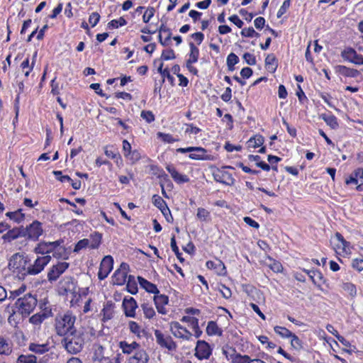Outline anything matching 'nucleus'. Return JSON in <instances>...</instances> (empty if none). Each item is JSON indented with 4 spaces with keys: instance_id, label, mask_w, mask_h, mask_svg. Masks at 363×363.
<instances>
[{
    "instance_id": "obj_1",
    "label": "nucleus",
    "mask_w": 363,
    "mask_h": 363,
    "mask_svg": "<svg viewBox=\"0 0 363 363\" xmlns=\"http://www.w3.org/2000/svg\"><path fill=\"white\" fill-rule=\"evenodd\" d=\"M85 343L84 334L80 330H74L65 335L62 344L67 352L74 354L82 351Z\"/></svg>"
},
{
    "instance_id": "obj_2",
    "label": "nucleus",
    "mask_w": 363,
    "mask_h": 363,
    "mask_svg": "<svg viewBox=\"0 0 363 363\" xmlns=\"http://www.w3.org/2000/svg\"><path fill=\"white\" fill-rule=\"evenodd\" d=\"M76 317L69 311L59 314L55 318V330L58 335L65 336L74 329Z\"/></svg>"
},
{
    "instance_id": "obj_3",
    "label": "nucleus",
    "mask_w": 363,
    "mask_h": 363,
    "mask_svg": "<svg viewBox=\"0 0 363 363\" xmlns=\"http://www.w3.org/2000/svg\"><path fill=\"white\" fill-rule=\"evenodd\" d=\"M37 298L35 295L28 293L17 298L14 303L17 312L23 317L28 316L37 306Z\"/></svg>"
},
{
    "instance_id": "obj_4",
    "label": "nucleus",
    "mask_w": 363,
    "mask_h": 363,
    "mask_svg": "<svg viewBox=\"0 0 363 363\" xmlns=\"http://www.w3.org/2000/svg\"><path fill=\"white\" fill-rule=\"evenodd\" d=\"M51 257L50 255H44L38 257L33 262L30 260L26 262V264L23 265V275H37L40 273L45 267L50 262Z\"/></svg>"
},
{
    "instance_id": "obj_5",
    "label": "nucleus",
    "mask_w": 363,
    "mask_h": 363,
    "mask_svg": "<svg viewBox=\"0 0 363 363\" xmlns=\"http://www.w3.org/2000/svg\"><path fill=\"white\" fill-rule=\"evenodd\" d=\"M177 152L187 153L189 152V158L193 160H214V157L208 155V150L201 147H179L177 149Z\"/></svg>"
},
{
    "instance_id": "obj_6",
    "label": "nucleus",
    "mask_w": 363,
    "mask_h": 363,
    "mask_svg": "<svg viewBox=\"0 0 363 363\" xmlns=\"http://www.w3.org/2000/svg\"><path fill=\"white\" fill-rule=\"evenodd\" d=\"M77 281L72 277H65L58 284V293L61 296L71 294L73 298L77 296Z\"/></svg>"
},
{
    "instance_id": "obj_7",
    "label": "nucleus",
    "mask_w": 363,
    "mask_h": 363,
    "mask_svg": "<svg viewBox=\"0 0 363 363\" xmlns=\"http://www.w3.org/2000/svg\"><path fill=\"white\" fill-rule=\"evenodd\" d=\"M169 330L177 338L184 341H194L193 334L178 322H171L169 324Z\"/></svg>"
},
{
    "instance_id": "obj_8",
    "label": "nucleus",
    "mask_w": 363,
    "mask_h": 363,
    "mask_svg": "<svg viewBox=\"0 0 363 363\" xmlns=\"http://www.w3.org/2000/svg\"><path fill=\"white\" fill-rule=\"evenodd\" d=\"M155 337L156 342L160 347L167 349L169 352H175L177 350V345L170 335H165L161 331L156 330L155 331Z\"/></svg>"
},
{
    "instance_id": "obj_9",
    "label": "nucleus",
    "mask_w": 363,
    "mask_h": 363,
    "mask_svg": "<svg viewBox=\"0 0 363 363\" xmlns=\"http://www.w3.org/2000/svg\"><path fill=\"white\" fill-rule=\"evenodd\" d=\"M66 262H59L53 265L48 272V279L50 282L55 281L69 267Z\"/></svg>"
},
{
    "instance_id": "obj_10",
    "label": "nucleus",
    "mask_w": 363,
    "mask_h": 363,
    "mask_svg": "<svg viewBox=\"0 0 363 363\" xmlns=\"http://www.w3.org/2000/svg\"><path fill=\"white\" fill-rule=\"evenodd\" d=\"M113 259L110 255L105 256L101 262L98 277L100 280L106 278L113 269Z\"/></svg>"
},
{
    "instance_id": "obj_11",
    "label": "nucleus",
    "mask_w": 363,
    "mask_h": 363,
    "mask_svg": "<svg viewBox=\"0 0 363 363\" xmlns=\"http://www.w3.org/2000/svg\"><path fill=\"white\" fill-rule=\"evenodd\" d=\"M342 57L355 65H363V55L358 54L357 51L352 48H345L341 53Z\"/></svg>"
},
{
    "instance_id": "obj_12",
    "label": "nucleus",
    "mask_w": 363,
    "mask_h": 363,
    "mask_svg": "<svg viewBox=\"0 0 363 363\" xmlns=\"http://www.w3.org/2000/svg\"><path fill=\"white\" fill-rule=\"evenodd\" d=\"M211 348L204 340H198L195 348V356L199 359H208L211 354Z\"/></svg>"
},
{
    "instance_id": "obj_13",
    "label": "nucleus",
    "mask_w": 363,
    "mask_h": 363,
    "mask_svg": "<svg viewBox=\"0 0 363 363\" xmlns=\"http://www.w3.org/2000/svg\"><path fill=\"white\" fill-rule=\"evenodd\" d=\"M43 232L42 223L38 220H35L26 227L23 235H27L30 239L37 240L42 235Z\"/></svg>"
},
{
    "instance_id": "obj_14",
    "label": "nucleus",
    "mask_w": 363,
    "mask_h": 363,
    "mask_svg": "<svg viewBox=\"0 0 363 363\" xmlns=\"http://www.w3.org/2000/svg\"><path fill=\"white\" fill-rule=\"evenodd\" d=\"M62 242V240H58L55 242H42L35 247V252L42 255L49 254L55 248L59 247Z\"/></svg>"
},
{
    "instance_id": "obj_15",
    "label": "nucleus",
    "mask_w": 363,
    "mask_h": 363,
    "mask_svg": "<svg viewBox=\"0 0 363 363\" xmlns=\"http://www.w3.org/2000/svg\"><path fill=\"white\" fill-rule=\"evenodd\" d=\"M129 270V265L127 263L122 262L114 274V283L117 285H123L125 283L127 279L128 272Z\"/></svg>"
},
{
    "instance_id": "obj_16",
    "label": "nucleus",
    "mask_w": 363,
    "mask_h": 363,
    "mask_svg": "<svg viewBox=\"0 0 363 363\" xmlns=\"http://www.w3.org/2000/svg\"><path fill=\"white\" fill-rule=\"evenodd\" d=\"M214 179L220 183L231 186L234 184L235 179L232 175L224 169H217L213 173Z\"/></svg>"
},
{
    "instance_id": "obj_17",
    "label": "nucleus",
    "mask_w": 363,
    "mask_h": 363,
    "mask_svg": "<svg viewBox=\"0 0 363 363\" xmlns=\"http://www.w3.org/2000/svg\"><path fill=\"white\" fill-rule=\"evenodd\" d=\"M26 259L24 255L21 253H15L11 256L9 262L10 269H22L23 272V265L26 264Z\"/></svg>"
},
{
    "instance_id": "obj_18",
    "label": "nucleus",
    "mask_w": 363,
    "mask_h": 363,
    "mask_svg": "<svg viewBox=\"0 0 363 363\" xmlns=\"http://www.w3.org/2000/svg\"><path fill=\"white\" fill-rule=\"evenodd\" d=\"M118 347L122 350V352L127 355L135 353L141 347L140 344L135 341L129 343L125 340L120 341L118 342Z\"/></svg>"
},
{
    "instance_id": "obj_19",
    "label": "nucleus",
    "mask_w": 363,
    "mask_h": 363,
    "mask_svg": "<svg viewBox=\"0 0 363 363\" xmlns=\"http://www.w3.org/2000/svg\"><path fill=\"white\" fill-rule=\"evenodd\" d=\"M149 356L143 348L138 350L133 356L130 357L128 363H147Z\"/></svg>"
},
{
    "instance_id": "obj_20",
    "label": "nucleus",
    "mask_w": 363,
    "mask_h": 363,
    "mask_svg": "<svg viewBox=\"0 0 363 363\" xmlns=\"http://www.w3.org/2000/svg\"><path fill=\"white\" fill-rule=\"evenodd\" d=\"M137 306L136 301L132 297L128 299L124 298L123 301V307L124 308L125 314L128 317H135Z\"/></svg>"
},
{
    "instance_id": "obj_21",
    "label": "nucleus",
    "mask_w": 363,
    "mask_h": 363,
    "mask_svg": "<svg viewBox=\"0 0 363 363\" xmlns=\"http://www.w3.org/2000/svg\"><path fill=\"white\" fill-rule=\"evenodd\" d=\"M154 301L158 313L161 314H166L167 313L164 306L168 303V296L163 294H155L154 296Z\"/></svg>"
},
{
    "instance_id": "obj_22",
    "label": "nucleus",
    "mask_w": 363,
    "mask_h": 363,
    "mask_svg": "<svg viewBox=\"0 0 363 363\" xmlns=\"http://www.w3.org/2000/svg\"><path fill=\"white\" fill-rule=\"evenodd\" d=\"M167 170L171 174V177L175 182L178 184L186 183L189 181L188 176L185 174H179L176 169L170 164L166 167Z\"/></svg>"
},
{
    "instance_id": "obj_23",
    "label": "nucleus",
    "mask_w": 363,
    "mask_h": 363,
    "mask_svg": "<svg viewBox=\"0 0 363 363\" xmlns=\"http://www.w3.org/2000/svg\"><path fill=\"white\" fill-rule=\"evenodd\" d=\"M159 41L163 46L169 45V41L172 38V32L169 28H166L164 25H162L160 28Z\"/></svg>"
},
{
    "instance_id": "obj_24",
    "label": "nucleus",
    "mask_w": 363,
    "mask_h": 363,
    "mask_svg": "<svg viewBox=\"0 0 363 363\" xmlns=\"http://www.w3.org/2000/svg\"><path fill=\"white\" fill-rule=\"evenodd\" d=\"M207 268L208 269H214L216 270L217 273L219 275H225L226 273V269L224 263L220 260L216 259V262L213 261H207L206 263Z\"/></svg>"
},
{
    "instance_id": "obj_25",
    "label": "nucleus",
    "mask_w": 363,
    "mask_h": 363,
    "mask_svg": "<svg viewBox=\"0 0 363 363\" xmlns=\"http://www.w3.org/2000/svg\"><path fill=\"white\" fill-rule=\"evenodd\" d=\"M139 284L142 288H143L145 291H147L149 293H152L154 294H158L160 293L158 289L157 288V286L145 279L138 277Z\"/></svg>"
},
{
    "instance_id": "obj_26",
    "label": "nucleus",
    "mask_w": 363,
    "mask_h": 363,
    "mask_svg": "<svg viewBox=\"0 0 363 363\" xmlns=\"http://www.w3.org/2000/svg\"><path fill=\"white\" fill-rule=\"evenodd\" d=\"M265 66L267 69L271 73H274L276 71L278 63L274 54H269L267 56L265 59Z\"/></svg>"
},
{
    "instance_id": "obj_27",
    "label": "nucleus",
    "mask_w": 363,
    "mask_h": 363,
    "mask_svg": "<svg viewBox=\"0 0 363 363\" xmlns=\"http://www.w3.org/2000/svg\"><path fill=\"white\" fill-rule=\"evenodd\" d=\"M128 328L130 331L135 335L138 338H141L145 336V333L144 329L135 321H130L128 323Z\"/></svg>"
},
{
    "instance_id": "obj_28",
    "label": "nucleus",
    "mask_w": 363,
    "mask_h": 363,
    "mask_svg": "<svg viewBox=\"0 0 363 363\" xmlns=\"http://www.w3.org/2000/svg\"><path fill=\"white\" fill-rule=\"evenodd\" d=\"M189 47L190 53L189 59L186 60V63L193 64L198 61L199 56V50L193 43H189Z\"/></svg>"
},
{
    "instance_id": "obj_29",
    "label": "nucleus",
    "mask_w": 363,
    "mask_h": 363,
    "mask_svg": "<svg viewBox=\"0 0 363 363\" xmlns=\"http://www.w3.org/2000/svg\"><path fill=\"white\" fill-rule=\"evenodd\" d=\"M206 333L208 335H222V330L214 321H209L206 327Z\"/></svg>"
},
{
    "instance_id": "obj_30",
    "label": "nucleus",
    "mask_w": 363,
    "mask_h": 363,
    "mask_svg": "<svg viewBox=\"0 0 363 363\" xmlns=\"http://www.w3.org/2000/svg\"><path fill=\"white\" fill-rule=\"evenodd\" d=\"M28 348L29 350L36 354H43L49 350V347L47 344L30 343Z\"/></svg>"
},
{
    "instance_id": "obj_31",
    "label": "nucleus",
    "mask_w": 363,
    "mask_h": 363,
    "mask_svg": "<svg viewBox=\"0 0 363 363\" xmlns=\"http://www.w3.org/2000/svg\"><path fill=\"white\" fill-rule=\"evenodd\" d=\"M101 234L98 232H94L91 235L89 239V247L91 249H97L101 244Z\"/></svg>"
},
{
    "instance_id": "obj_32",
    "label": "nucleus",
    "mask_w": 363,
    "mask_h": 363,
    "mask_svg": "<svg viewBox=\"0 0 363 363\" xmlns=\"http://www.w3.org/2000/svg\"><path fill=\"white\" fill-rule=\"evenodd\" d=\"M332 129L338 127L337 118L333 115L321 114L320 116Z\"/></svg>"
},
{
    "instance_id": "obj_33",
    "label": "nucleus",
    "mask_w": 363,
    "mask_h": 363,
    "mask_svg": "<svg viewBox=\"0 0 363 363\" xmlns=\"http://www.w3.org/2000/svg\"><path fill=\"white\" fill-rule=\"evenodd\" d=\"M6 216L18 223L23 221L25 218V215L22 213V209H18L13 212H8Z\"/></svg>"
},
{
    "instance_id": "obj_34",
    "label": "nucleus",
    "mask_w": 363,
    "mask_h": 363,
    "mask_svg": "<svg viewBox=\"0 0 363 363\" xmlns=\"http://www.w3.org/2000/svg\"><path fill=\"white\" fill-rule=\"evenodd\" d=\"M11 351V344L3 337L0 336V354L9 355Z\"/></svg>"
},
{
    "instance_id": "obj_35",
    "label": "nucleus",
    "mask_w": 363,
    "mask_h": 363,
    "mask_svg": "<svg viewBox=\"0 0 363 363\" xmlns=\"http://www.w3.org/2000/svg\"><path fill=\"white\" fill-rule=\"evenodd\" d=\"M264 138L261 135H257L247 141L248 147L252 148L258 147L264 143Z\"/></svg>"
},
{
    "instance_id": "obj_36",
    "label": "nucleus",
    "mask_w": 363,
    "mask_h": 363,
    "mask_svg": "<svg viewBox=\"0 0 363 363\" xmlns=\"http://www.w3.org/2000/svg\"><path fill=\"white\" fill-rule=\"evenodd\" d=\"M126 288L128 291L132 294H135L138 292V285L133 276L130 275L128 277Z\"/></svg>"
},
{
    "instance_id": "obj_37",
    "label": "nucleus",
    "mask_w": 363,
    "mask_h": 363,
    "mask_svg": "<svg viewBox=\"0 0 363 363\" xmlns=\"http://www.w3.org/2000/svg\"><path fill=\"white\" fill-rule=\"evenodd\" d=\"M239 58L233 52H231L228 55L227 57V66L230 71L234 70V66L238 63Z\"/></svg>"
},
{
    "instance_id": "obj_38",
    "label": "nucleus",
    "mask_w": 363,
    "mask_h": 363,
    "mask_svg": "<svg viewBox=\"0 0 363 363\" xmlns=\"http://www.w3.org/2000/svg\"><path fill=\"white\" fill-rule=\"evenodd\" d=\"M339 72L344 76L354 77L358 74V71L354 69L348 68L345 66H340Z\"/></svg>"
},
{
    "instance_id": "obj_39",
    "label": "nucleus",
    "mask_w": 363,
    "mask_h": 363,
    "mask_svg": "<svg viewBox=\"0 0 363 363\" xmlns=\"http://www.w3.org/2000/svg\"><path fill=\"white\" fill-rule=\"evenodd\" d=\"M37 358L33 354H21L16 361V363H36Z\"/></svg>"
},
{
    "instance_id": "obj_40",
    "label": "nucleus",
    "mask_w": 363,
    "mask_h": 363,
    "mask_svg": "<svg viewBox=\"0 0 363 363\" xmlns=\"http://www.w3.org/2000/svg\"><path fill=\"white\" fill-rule=\"evenodd\" d=\"M291 338V347L297 350L300 351L303 348V342L300 340V338L295 334H292V335L290 337Z\"/></svg>"
},
{
    "instance_id": "obj_41",
    "label": "nucleus",
    "mask_w": 363,
    "mask_h": 363,
    "mask_svg": "<svg viewBox=\"0 0 363 363\" xmlns=\"http://www.w3.org/2000/svg\"><path fill=\"white\" fill-rule=\"evenodd\" d=\"M274 330L277 334L284 338H289L293 334L289 330L281 326H275Z\"/></svg>"
},
{
    "instance_id": "obj_42",
    "label": "nucleus",
    "mask_w": 363,
    "mask_h": 363,
    "mask_svg": "<svg viewBox=\"0 0 363 363\" xmlns=\"http://www.w3.org/2000/svg\"><path fill=\"white\" fill-rule=\"evenodd\" d=\"M26 290V286L25 285H22L18 289H17L14 291H11L9 293V299L14 300L16 298H18L19 297H22L23 296H21V295H23L24 294Z\"/></svg>"
},
{
    "instance_id": "obj_43",
    "label": "nucleus",
    "mask_w": 363,
    "mask_h": 363,
    "mask_svg": "<svg viewBox=\"0 0 363 363\" xmlns=\"http://www.w3.org/2000/svg\"><path fill=\"white\" fill-rule=\"evenodd\" d=\"M232 360L233 363H252L253 359H251L248 355L235 354L232 358Z\"/></svg>"
},
{
    "instance_id": "obj_44",
    "label": "nucleus",
    "mask_w": 363,
    "mask_h": 363,
    "mask_svg": "<svg viewBox=\"0 0 363 363\" xmlns=\"http://www.w3.org/2000/svg\"><path fill=\"white\" fill-rule=\"evenodd\" d=\"M342 288L345 291L347 292L352 297L355 296L357 294V289L355 285L350 282L343 283Z\"/></svg>"
},
{
    "instance_id": "obj_45",
    "label": "nucleus",
    "mask_w": 363,
    "mask_h": 363,
    "mask_svg": "<svg viewBox=\"0 0 363 363\" xmlns=\"http://www.w3.org/2000/svg\"><path fill=\"white\" fill-rule=\"evenodd\" d=\"M152 203L161 211L167 207L165 201L158 195H154L152 199Z\"/></svg>"
},
{
    "instance_id": "obj_46",
    "label": "nucleus",
    "mask_w": 363,
    "mask_h": 363,
    "mask_svg": "<svg viewBox=\"0 0 363 363\" xmlns=\"http://www.w3.org/2000/svg\"><path fill=\"white\" fill-rule=\"evenodd\" d=\"M170 245L172 251L175 253L177 259H179L180 262H184V259L182 257V253L179 252V248L177 245L174 235H173L172 238H171Z\"/></svg>"
},
{
    "instance_id": "obj_47",
    "label": "nucleus",
    "mask_w": 363,
    "mask_h": 363,
    "mask_svg": "<svg viewBox=\"0 0 363 363\" xmlns=\"http://www.w3.org/2000/svg\"><path fill=\"white\" fill-rule=\"evenodd\" d=\"M145 316L147 318H152L155 315V312L153 308L147 303H143L141 305Z\"/></svg>"
},
{
    "instance_id": "obj_48",
    "label": "nucleus",
    "mask_w": 363,
    "mask_h": 363,
    "mask_svg": "<svg viewBox=\"0 0 363 363\" xmlns=\"http://www.w3.org/2000/svg\"><path fill=\"white\" fill-rule=\"evenodd\" d=\"M45 318L46 315L45 313L42 314L36 313L30 318L29 321L34 325H39L45 319Z\"/></svg>"
},
{
    "instance_id": "obj_49",
    "label": "nucleus",
    "mask_w": 363,
    "mask_h": 363,
    "mask_svg": "<svg viewBox=\"0 0 363 363\" xmlns=\"http://www.w3.org/2000/svg\"><path fill=\"white\" fill-rule=\"evenodd\" d=\"M101 313H103V321H106L111 319L113 313L111 306L110 305L105 306L101 311Z\"/></svg>"
},
{
    "instance_id": "obj_50",
    "label": "nucleus",
    "mask_w": 363,
    "mask_h": 363,
    "mask_svg": "<svg viewBox=\"0 0 363 363\" xmlns=\"http://www.w3.org/2000/svg\"><path fill=\"white\" fill-rule=\"evenodd\" d=\"M127 21L123 17H121L118 20H112L108 24V27L109 28H117L118 26H123L126 25Z\"/></svg>"
},
{
    "instance_id": "obj_51",
    "label": "nucleus",
    "mask_w": 363,
    "mask_h": 363,
    "mask_svg": "<svg viewBox=\"0 0 363 363\" xmlns=\"http://www.w3.org/2000/svg\"><path fill=\"white\" fill-rule=\"evenodd\" d=\"M20 235V230L18 229H13L9 230L4 236L3 238L4 240H8L9 241L13 240L17 238Z\"/></svg>"
},
{
    "instance_id": "obj_52",
    "label": "nucleus",
    "mask_w": 363,
    "mask_h": 363,
    "mask_svg": "<svg viewBox=\"0 0 363 363\" xmlns=\"http://www.w3.org/2000/svg\"><path fill=\"white\" fill-rule=\"evenodd\" d=\"M335 238L337 240L341 243L342 252L347 253L350 243L344 239L343 236L340 233H335Z\"/></svg>"
},
{
    "instance_id": "obj_53",
    "label": "nucleus",
    "mask_w": 363,
    "mask_h": 363,
    "mask_svg": "<svg viewBox=\"0 0 363 363\" xmlns=\"http://www.w3.org/2000/svg\"><path fill=\"white\" fill-rule=\"evenodd\" d=\"M89 239H82V240H80L79 242H77V243L76 244L74 248V252H79L81 250L89 246Z\"/></svg>"
},
{
    "instance_id": "obj_54",
    "label": "nucleus",
    "mask_w": 363,
    "mask_h": 363,
    "mask_svg": "<svg viewBox=\"0 0 363 363\" xmlns=\"http://www.w3.org/2000/svg\"><path fill=\"white\" fill-rule=\"evenodd\" d=\"M157 135L158 138H161L164 142L168 143H172L178 140L177 139H174L172 136V135L168 134V133H163L162 132H158L157 133Z\"/></svg>"
},
{
    "instance_id": "obj_55",
    "label": "nucleus",
    "mask_w": 363,
    "mask_h": 363,
    "mask_svg": "<svg viewBox=\"0 0 363 363\" xmlns=\"http://www.w3.org/2000/svg\"><path fill=\"white\" fill-rule=\"evenodd\" d=\"M196 216L200 220H206L210 216V213L203 208H199L197 210Z\"/></svg>"
},
{
    "instance_id": "obj_56",
    "label": "nucleus",
    "mask_w": 363,
    "mask_h": 363,
    "mask_svg": "<svg viewBox=\"0 0 363 363\" xmlns=\"http://www.w3.org/2000/svg\"><path fill=\"white\" fill-rule=\"evenodd\" d=\"M241 35L244 37H254V36H256V37H258L259 36V33L255 32V30H254L253 28L250 27V28H245L242 30L241 31Z\"/></svg>"
},
{
    "instance_id": "obj_57",
    "label": "nucleus",
    "mask_w": 363,
    "mask_h": 363,
    "mask_svg": "<svg viewBox=\"0 0 363 363\" xmlns=\"http://www.w3.org/2000/svg\"><path fill=\"white\" fill-rule=\"evenodd\" d=\"M140 116L143 119L149 123L155 121V116L150 111H143L141 112Z\"/></svg>"
},
{
    "instance_id": "obj_58",
    "label": "nucleus",
    "mask_w": 363,
    "mask_h": 363,
    "mask_svg": "<svg viewBox=\"0 0 363 363\" xmlns=\"http://www.w3.org/2000/svg\"><path fill=\"white\" fill-rule=\"evenodd\" d=\"M291 0H285L277 12V18H281L290 6Z\"/></svg>"
},
{
    "instance_id": "obj_59",
    "label": "nucleus",
    "mask_w": 363,
    "mask_h": 363,
    "mask_svg": "<svg viewBox=\"0 0 363 363\" xmlns=\"http://www.w3.org/2000/svg\"><path fill=\"white\" fill-rule=\"evenodd\" d=\"M154 13H155V9L152 7L148 8L145 11V12L143 16V21L145 23H148L150 21V19L152 18V16H154Z\"/></svg>"
},
{
    "instance_id": "obj_60",
    "label": "nucleus",
    "mask_w": 363,
    "mask_h": 363,
    "mask_svg": "<svg viewBox=\"0 0 363 363\" xmlns=\"http://www.w3.org/2000/svg\"><path fill=\"white\" fill-rule=\"evenodd\" d=\"M176 57L174 52L173 50L169 49L167 50H164L162 53L161 58L164 60H172Z\"/></svg>"
},
{
    "instance_id": "obj_61",
    "label": "nucleus",
    "mask_w": 363,
    "mask_h": 363,
    "mask_svg": "<svg viewBox=\"0 0 363 363\" xmlns=\"http://www.w3.org/2000/svg\"><path fill=\"white\" fill-rule=\"evenodd\" d=\"M278 353L283 355L286 359L290 360L291 362L299 363V359L294 357L291 356L286 352H285L281 347L278 349Z\"/></svg>"
},
{
    "instance_id": "obj_62",
    "label": "nucleus",
    "mask_w": 363,
    "mask_h": 363,
    "mask_svg": "<svg viewBox=\"0 0 363 363\" xmlns=\"http://www.w3.org/2000/svg\"><path fill=\"white\" fill-rule=\"evenodd\" d=\"M100 20V15L97 12L92 13L89 18V22L92 27L95 26Z\"/></svg>"
},
{
    "instance_id": "obj_63",
    "label": "nucleus",
    "mask_w": 363,
    "mask_h": 363,
    "mask_svg": "<svg viewBox=\"0 0 363 363\" xmlns=\"http://www.w3.org/2000/svg\"><path fill=\"white\" fill-rule=\"evenodd\" d=\"M243 59L249 65H254L256 64L255 57L249 52H246L243 55Z\"/></svg>"
},
{
    "instance_id": "obj_64",
    "label": "nucleus",
    "mask_w": 363,
    "mask_h": 363,
    "mask_svg": "<svg viewBox=\"0 0 363 363\" xmlns=\"http://www.w3.org/2000/svg\"><path fill=\"white\" fill-rule=\"evenodd\" d=\"M352 267L359 272L363 270V259H354L352 261Z\"/></svg>"
}]
</instances>
